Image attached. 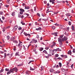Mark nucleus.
<instances>
[{
	"label": "nucleus",
	"instance_id": "51",
	"mask_svg": "<svg viewBox=\"0 0 75 75\" xmlns=\"http://www.w3.org/2000/svg\"><path fill=\"white\" fill-rule=\"evenodd\" d=\"M41 21V18H40L39 20H38V21L40 22Z\"/></svg>",
	"mask_w": 75,
	"mask_h": 75
},
{
	"label": "nucleus",
	"instance_id": "36",
	"mask_svg": "<svg viewBox=\"0 0 75 75\" xmlns=\"http://www.w3.org/2000/svg\"><path fill=\"white\" fill-rule=\"evenodd\" d=\"M30 70H31L33 71V70H34V69H33L31 67H30Z\"/></svg>",
	"mask_w": 75,
	"mask_h": 75
},
{
	"label": "nucleus",
	"instance_id": "47",
	"mask_svg": "<svg viewBox=\"0 0 75 75\" xmlns=\"http://www.w3.org/2000/svg\"><path fill=\"white\" fill-rule=\"evenodd\" d=\"M0 14L1 15H3V12L2 11L1 12Z\"/></svg>",
	"mask_w": 75,
	"mask_h": 75
},
{
	"label": "nucleus",
	"instance_id": "24",
	"mask_svg": "<svg viewBox=\"0 0 75 75\" xmlns=\"http://www.w3.org/2000/svg\"><path fill=\"white\" fill-rule=\"evenodd\" d=\"M43 52H44V53H45V54H48V53H47V52L46 50H44L43 51Z\"/></svg>",
	"mask_w": 75,
	"mask_h": 75
},
{
	"label": "nucleus",
	"instance_id": "48",
	"mask_svg": "<svg viewBox=\"0 0 75 75\" xmlns=\"http://www.w3.org/2000/svg\"><path fill=\"white\" fill-rule=\"evenodd\" d=\"M21 17V15L19 14L18 15V17H19V18H20Z\"/></svg>",
	"mask_w": 75,
	"mask_h": 75
},
{
	"label": "nucleus",
	"instance_id": "61",
	"mask_svg": "<svg viewBox=\"0 0 75 75\" xmlns=\"http://www.w3.org/2000/svg\"><path fill=\"white\" fill-rule=\"evenodd\" d=\"M58 12H54V14H57Z\"/></svg>",
	"mask_w": 75,
	"mask_h": 75
},
{
	"label": "nucleus",
	"instance_id": "55",
	"mask_svg": "<svg viewBox=\"0 0 75 75\" xmlns=\"http://www.w3.org/2000/svg\"><path fill=\"white\" fill-rule=\"evenodd\" d=\"M2 19H3V20H4V19H5V18H4V16H2Z\"/></svg>",
	"mask_w": 75,
	"mask_h": 75
},
{
	"label": "nucleus",
	"instance_id": "3",
	"mask_svg": "<svg viewBox=\"0 0 75 75\" xmlns=\"http://www.w3.org/2000/svg\"><path fill=\"white\" fill-rule=\"evenodd\" d=\"M13 69L14 71H15L16 72H17L18 71V69H17V68L16 67L13 68Z\"/></svg>",
	"mask_w": 75,
	"mask_h": 75
},
{
	"label": "nucleus",
	"instance_id": "8",
	"mask_svg": "<svg viewBox=\"0 0 75 75\" xmlns=\"http://www.w3.org/2000/svg\"><path fill=\"white\" fill-rule=\"evenodd\" d=\"M49 51H50L49 52V53L50 54H52V52H53L52 50L51 49H49Z\"/></svg>",
	"mask_w": 75,
	"mask_h": 75
},
{
	"label": "nucleus",
	"instance_id": "6",
	"mask_svg": "<svg viewBox=\"0 0 75 75\" xmlns=\"http://www.w3.org/2000/svg\"><path fill=\"white\" fill-rule=\"evenodd\" d=\"M58 34L57 32H55L54 33H53L52 34V35H54L55 36H57V34Z\"/></svg>",
	"mask_w": 75,
	"mask_h": 75
},
{
	"label": "nucleus",
	"instance_id": "19",
	"mask_svg": "<svg viewBox=\"0 0 75 75\" xmlns=\"http://www.w3.org/2000/svg\"><path fill=\"white\" fill-rule=\"evenodd\" d=\"M23 65V64H21L17 65L18 67H21Z\"/></svg>",
	"mask_w": 75,
	"mask_h": 75
},
{
	"label": "nucleus",
	"instance_id": "41",
	"mask_svg": "<svg viewBox=\"0 0 75 75\" xmlns=\"http://www.w3.org/2000/svg\"><path fill=\"white\" fill-rule=\"evenodd\" d=\"M64 36V35H61L60 36V38H62Z\"/></svg>",
	"mask_w": 75,
	"mask_h": 75
},
{
	"label": "nucleus",
	"instance_id": "38",
	"mask_svg": "<svg viewBox=\"0 0 75 75\" xmlns=\"http://www.w3.org/2000/svg\"><path fill=\"white\" fill-rule=\"evenodd\" d=\"M55 0H50V3L52 2V1H54Z\"/></svg>",
	"mask_w": 75,
	"mask_h": 75
},
{
	"label": "nucleus",
	"instance_id": "33",
	"mask_svg": "<svg viewBox=\"0 0 75 75\" xmlns=\"http://www.w3.org/2000/svg\"><path fill=\"white\" fill-rule=\"evenodd\" d=\"M11 71H8L7 73V75H9V74H11Z\"/></svg>",
	"mask_w": 75,
	"mask_h": 75
},
{
	"label": "nucleus",
	"instance_id": "10",
	"mask_svg": "<svg viewBox=\"0 0 75 75\" xmlns=\"http://www.w3.org/2000/svg\"><path fill=\"white\" fill-rule=\"evenodd\" d=\"M55 45V42H54L53 45L51 46V48H53L54 46Z\"/></svg>",
	"mask_w": 75,
	"mask_h": 75
},
{
	"label": "nucleus",
	"instance_id": "21",
	"mask_svg": "<svg viewBox=\"0 0 75 75\" xmlns=\"http://www.w3.org/2000/svg\"><path fill=\"white\" fill-rule=\"evenodd\" d=\"M50 72H54V69H52L50 70Z\"/></svg>",
	"mask_w": 75,
	"mask_h": 75
},
{
	"label": "nucleus",
	"instance_id": "64",
	"mask_svg": "<svg viewBox=\"0 0 75 75\" xmlns=\"http://www.w3.org/2000/svg\"><path fill=\"white\" fill-rule=\"evenodd\" d=\"M21 18H24V16H22L21 17Z\"/></svg>",
	"mask_w": 75,
	"mask_h": 75
},
{
	"label": "nucleus",
	"instance_id": "49",
	"mask_svg": "<svg viewBox=\"0 0 75 75\" xmlns=\"http://www.w3.org/2000/svg\"><path fill=\"white\" fill-rule=\"evenodd\" d=\"M36 38H39V35H36Z\"/></svg>",
	"mask_w": 75,
	"mask_h": 75
},
{
	"label": "nucleus",
	"instance_id": "57",
	"mask_svg": "<svg viewBox=\"0 0 75 75\" xmlns=\"http://www.w3.org/2000/svg\"><path fill=\"white\" fill-rule=\"evenodd\" d=\"M55 25H57V26H58L59 25V24H57V23H56L55 24Z\"/></svg>",
	"mask_w": 75,
	"mask_h": 75
},
{
	"label": "nucleus",
	"instance_id": "16",
	"mask_svg": "<svg viewBox=\"0 0 75 75\" xmlns=\"http://www.w3.org/2000/svg\"><path fill=\"white\" fill-rule=\"evenodd\" d=\"M19 54V52H17L16 53V56H17V55L18 56H20V54Z\"/></svg>",
	"mask_w": 75,
	"mask_h": 75
},
{
	"label": "nucleus",
	"instance_id": "15",
	"mask_svg": "<svg viewBox=\"0 0 75 75\" xmlns=\"http://www.w3.org/2000/svg\"><path fill=\"white\" fill-rule=\"evenodd\" d=\"M10 71H11V72H12V73H13V71H14V69H13L10 70Z\"/></svg>",
	"mask_w": 75,
	"mask_h": 75
},
{
	"label": "nucleus",
	"instance_id": "39",
	"mask_svg": "<svg viewBox=\"0 0 75 75\" xmlns=\"http://www.w3.org/2000/svg\"><path fill=\"white\" fill-rule=\"evenodd\" d=\"M59 56L58 54H56L55 55V57H58Z\"/></svg>",
	"mask_w": 75,
	"mask_h": 75
},
{
	"label": "nucleus",
	"instance_id": "4",
	"mask_svg": "<svg viewBox=\"0 0 75 75\" xmlns=\"http://www.w3.org/2000/svg\"><path fill=\"white\" fill-rule=\"evenodd\" d=\"M12 55H13V54H7V56L9 58H11V57H12Z\"/></svg>",
	"mask_w": 75,
	"mask_h": 75
},
{
	"label": "nucleus",
	"instance_id": "23",
	"mask_svg": "<svg viewBox=\"0 0 75 75\" xmlns=\"http://www.w3.org/2000/svg\"><path fill=\"white\" fill-rule=\"evenodd\" d=\"M15 15V12H13L12 13V16H14Z\"/></svg>",
	"mask_w": 75,
	"mask_h": 75
},
{
	"label": "nucleus",
	"instance_id": "9",
	"mask_svg": "<svg viewBox=\"0 0 75 75\" xmlns=\"http://www.w3.org/2000/svg\"><path fill=\"white\" fill-rule=\"evenodd\" d=\"M18 47H20H20H22V44H21L20 43H19V44L18 45Z\"/></svg>",
	"mask_w": 75,
	"mask_h": 75
},
{
	"label": "nucleus",
	"instance_id": "17",
	"mask_svg": "<svg viewBox=\"0 0 75 75\" xmlns=\"http://www.w3.org/2000/svg\"><path fill=\"white\" fill-rule=\"evenodd\" d=\"M36 30H41V27H39L38 28L36 29Z\"/></svg>",
	"mask_w": 75,
	"mask_h": 75
},
{
	"label": "nucleus",
	"instance_id": "63",
	"mask_svg": "<svg viewBox=\"0 0 75 75\" xmlns=\"http://www.w3.org/2000/svg\"><path fill=\"white\" fill-rule=\"evenodd\" d=\"M41 69L42 71V70H43V67H41Z\"/></svg>",
	"mask_w": 75,
	"mask_h": 75
},
{
	"label": "nucleus",
	"instance_id": "60",
	"mask_svg": "<svg viewBox=\"0 0 75 75\" xmlns=\"http://www.w3.org/2000/svg\"><path fill=\"white\" fill-rule=\"evenodd\" d=\"M73 52L74 53L75 52V49H73Z\"/></svg>",
	"mask_w": 75,
	"mask_h": 75
},
{
	"label": "nucleus",
	"instance_id": "25",
	"mask_svg": "<svg viewBox=\"0 0 75 75\" xmlns=\"http://www.w3.org/2000/svg\"><path fill=\"white\" fill-rule=\"evenodd\" d=\"M20 11H21L22 12H24V10L23 9H20Z\"/></svg>",
	"mask_w": 75,
	"mask_h": 75
},
{
	"label": "nucleus",
	"instance_id": "1",
	"mask_svg": "<svg viewBox=\"0 0 75 75\" xmlns=\"http://www.w3.org/2000/svg\"><path fill=\"white\" fill-rule=\"evenodd\" d=\"M17 28H18V26L16 25L13 28V31L14 32L15 31H16L17 30Z\"/></svg>",
	"mask_w": 75,
	"mask_h": 75
},
{
	"label": "nucleus",
	"instance_id": "58",
	"mask_svg": "<svg viewBox=\"0 0 75 75\" xmlns=\"http://www.w3.org/2000/svg\"><path fill=\"white\" fill-rule=\"evenodd\" d=\"M25 15H27V16H29V14L27 13H25Z\"/></svg>",
	"mask_w": 75,
	"mask_h": 75
},
{
	"label": "nucleus",
	"instance_id": "18",
	"mask_svg": "<svg viewBox=\"0 0 75 75\" xmlns=\"http://www.w3.org/2000/svg\"><path fill=\"white\" fill-rule=\"evenodd\" d=\"M13 42H14V43H15V44H18V42H17V41L16 40H14L13 41Z\"/></svg>",
	"mask_w": 75,
	"mask_h": 75
},
{
	"label": "nucleus",
	"instance_id": "26",
	"mask_svg": "<svg viewBox=\"0 0 75 75\" xmlns=\"http://www.w3.org/2000/svg\"><path fill=\"white\" fill-rule=\"evenodd\" d=\"M4 71V69H2L0 71V73L3 72Z\"/></svg>",
	"mask_w": 75,
	"mask_h": 75
},
{
	"label": "nucleus",
	"instance_id": "5",
	"mask_svg": "<svg viewBox=\"0 0 75 75\" xmlns=\"http://www.w3.org/2000/svg\"><path fill=\"white\" fill-rule=\"evenodd\" d=\"M24 35H25V36H27V35H28V36H29V37H30V34H27V33H26L25 32L24 33Z\"/></svg>",
	"mask_w": 75,
	"mask_h": 75
},
{
	"label": "nucleus",
	"instance_id": "40",
	"mask_svg": "<svg viewBox=\"0 0 75 75\" xmlns=\"http://www.w3.org/2000/svg\"><path fill=\"white\" fill-rule=\"evenodd\" d=\"M69 25H71V22L70 21H69Z\"/></svg>",
	"mask_w": 75,
	"mask_h": 75
},
{
	"label": "nucleus",
	"instance_id": "53",
	"mask_svg": "<svg viewBox=\"0 0 75 75\" xmlns=\"http://www.w3.org/2000/svg\"><path fill=\"white\" fill-rule=\"evenodd\" d=\"M34 11H36V7H34Z\"/></svg>",
	"mask_w": 75,
	"mask_h": 75
},
{
	"label": "nucleus",
	"instance_id": "45",
	"mask_svg": "<svg viewBox=\"0 0 75 75\" xmlns=\"http://www.w3.org/2000/svg\"><path fill=\"white\" fill-rule=\"evenodd\" d=\"M52 28H53V29L54 30V29H55V27L54 26H52Z\"/></svg>",
	"mask_w": 75,
	"mask_h": 75
},
{
	"label": "nucleus",
	"instance_id": "44",
	"mask_svg": "<svg viewBox=\"0 0 75 75\" xmlns=\"http://www.w3.org/2000/svg\"><path fill=\"white\" fill-rule=\"evenodd\" d=\"M69 27H67V28L66 29H67V31H68L69 30Z\"/></svg>",
	"mask_w": 75,
	"mask_h": 75
},
{
	"label": "nucleus",
	"instance_id": "35",
	"mask_svg": "<svg viewBox=\"0 0 75 75\" xmlns=\"http://www.w3.org/2000/svg\"><path fill=\"white\" fill-rule=\"evenodd\" d=\"M56 50L58 51H61V49H59V48H57Z\"/></svg>",
	"mask_w": 75,
	"mask_h": 75
},
{
	"label": "nucleus",
	"instance_id": "59",
	"mask_svg": "<svg viewBox=\"0 0 75 75\" xmlns=\"http://www.w3.org/2000/svg\"><path fill=\"white\" fill-rule=\"evenodd\" d=\"M38 23H37V22H35V25H38Z\"/></svg>",
	"mask_w": 75,
	"mask_h": 75
},
{
	"label": "nucleus",
	"instance_id": "52",
	"mask_svg": "<svg viewBox=\"0 0 75 75\" xmlns=\"http://www.w3.org/2000/svg\"><path fill=\"white\" fill-rule=\"evenodd\" d=\"M37 14L38 16H39V17H40V13H37Z\"/></svg>",
	"mask_w": 75,
	"mask_h": 75
},
{
	"label": "nucleus",
	"instance_id": "50",
	"mask_svg": "<svg viewBox=\"0 0 75 75\" xmlns=\"http://www.w3.org/2000/svg\"><path fill=\"white\" fill-rule=\"evenodd\" d=\"M4 58H6V56H7V54H6V53H4Z\"/></svg>",
	"mask_w": 75,
	"mask_h": 75
},
{
	"label": "nucleus",
	"instance_id": "14",
	"mask_svg": "<svg viewBox=\"0 0 75 75\" xmlns=\"http://www.w3.org/2000/svg\"><path fill=\"white\" fill-rule=\"evenodd\" d=\"M68 54H69L70 55H71V50H69L68 53Z\"/></svg>",
	"mask_w": 75,
	"mask_h": 75
},
{
	"label": "nucleus",
	"instance_id": "7",
	"mask_svg": "<svg viewBox=\"0 0 75 75\" xmlns=\"http://www.w3.org/2000/svg\"><path fill=\"white\" fill-rule=\"evenodd\" d=\"M32 42L34 43H36L37 42V40H32Z\"/></svg>",
	"mask_w": 75,
	"mask_h": 75
},
{
	"label": "nucleus",
	"instance_id": "62",
	"mask_svg": "<svg viewBox=\"0 0 75 75\" xmlns=\"http://www.w3.org/2000/svg\"><path fill=\"white\" fill-rule=\"evenodd\" d=\"M26 74H28V71H26Z\"/></svg>",
	"mask_w": 75,
	"mask_h": 75
},
{
	"label": "nucleus",
	"instance_id": "13",
	"mask_svg": "<svg viewBox=\"0 0 75 75\" xmlns=\"http://www.w3.org/2000/svg\"><path fill=\"white\" fill-rule=\"evenodd\" d=\"M59 73H60V71H57L54 72V74H59Z\"/></svg>",
	"mask_w": 75,
	"mask_h": 75
},
{
	"label": "nucleus",
	"instance_id": "28",
	"mask_svg": "<svg viewBox=\"0 0 75 75\" xmlns=\"http://www.w3.org/2000/svg\"><path fill=\"white\" fill-rule=\"evenodd\" d=\"M59 66L60 67H62V64L61 63H59Z\"/></svg>",
	"mask_w": 75,
	"mask_h": 75
},
{
	"label": "nucleus",
	"instance_id": "34",
	"mask_svg": "<svg viewBox=\"0 0 75 75\" xmlns=\"http://www.w3.org/2000/svg\"><path fill=\"white\" fill-rule=\"evenodd\" d=\"M5 30H6V28L4 27L3 29V32H4V31H5Z\"/></svg>",
	"mask_w": 75,
	"mask_h": 75
},
{
	"label": "nucleus",
	"instance_id": "32",
	"mask_svg": "<svg viewBox=\"0 0 75 75\" xmlns=\"http://www.w3.org/2000/svg\"><path fill=\"white\" fill-rule=\"evenodd\" d=\"M21 23L22 24V25H25V23H23V21H22L21 22Z\"/></svg>",
	"mask_w": 75,
	"mask_h": 75
},
{
	"label": "nucleus",
	"instance_id": "11",
	"mask_svg": "<svg viewBox=\"0 0 75 75\" xmlns=\"http://www.w3.org/2000/svg\"><path fill=\"white\" fill-rule=\"evenodd\" d=\"M6 37L7 40H10V37L8 35L6 36Z\"/></svg>",
	"mask_w": 75,
	"mask_h": 75
},
{
	"label": "nucleus",
	"instance_id": "12",
	"mask_svg": "<svg viewBox=\"0 0 75 75\" xmlns=\"http://www.w3.org/2000/svg\"><path fill=\"white\" fill-rule=\"evenodd\" d=\"M58 41L59 42H62V39L61 40V39L59 38H58Z\"/></svg>",
	"mask_w": 75,
	"mask_h": 75
},
{
	"label": "nucleus",
	"instance_id": "22",
	"mask_svg": "<svg viewBox=\"0 0 75 75\" xmlns=\"http://www.w3.org/2000/svg\"><path fill=\"white\" fill-rule=\"evenodd\" d=\"M49 10H50L49 9H47V10L46 11V13H49V12H51V11H49Z\"/></svg>",
	"mask_w": 75,
	"mask_h": 75
},
{
	"label": "nucleus",
	"instance_id": "20",
	"mask_svg": "<svg viewBox=\"0 0 75 75\" xmlns=\"http://www.w3.org/2000/svg\"><path fill=\"white\" fill-rule=\"evenodd\" d=\"M30 8V7L29 6H25V9H29Z\"/></svg>",
	"mask_w": 75,
	"mask_h": 75
},
{
	"label": "nucleus",
	"instance_id": "42",
	"mask_svg": "<svg viewBox=\"0 0 75 75\" xmlns=\"http://www.w3.org/2000/svg\"><path fill=\"white\" fill-rule=\"evenodd\" d=\"M45 50H48V49H49V47H46L45 48Z\"/></svg>",
	"mask_w": 75,
	"mask_h": 75
},
{
	"label": "nucleus",
	"instance_id": "46",
	"mask_svg": "<svg viewBox=\"0 0 75 75\" xmlns=\"http://www.w3.org/2000/svg\"><path fill=\"white\" fill-rule=\"evenodd\" d=\"M5 70L6 71H9V69L7 68H6L5 69Z\"/></svg>",
	"mask_w": 75,
	"mask_h": 75
},
{
	"label": "nucleus",
	"instance_id": "29",
	"mask_svg": "<svg viewBox=\"0 0 75 75\" xmlns=\"http://www.w3.org/2000/svg\"><path fill=\"white\" fill-rule=\"evenodd\" d=\"M11 41H13V40H15V38H14V37H13L12 38H11Z\"/></svg>",
	"mask_w": 75,
	"mask_h": 75
},
{
	"label": "nucleus",
	"instance_id": "27",
	"mask_svg": "<svg viewBox=\"0 0 75 75\" xmlns=\"http://www.w3.org/2000/svg\"><path fill=\"white\" fill-rule=\"evenodd\" d=\"M59 28L61 30V29H62L63 28V25H61L60 26Z\"/></svg>",
	"mask_w": 75,
	"mask_h": 75
},
{
	"label": "nucleus",
	"instance_id": "30",
	"mask_svg": "<svg viewBox=\"0 0 75 75\" xmlns=\"http://www.w3.org/2000/svg\"><path fill=\"white\" fill-rule=\"evenodd\" d=\"M22 29V28H21V27H19L18 28V29L19 30H21Z\"/></svg>",
	"mask_w": 75,
	"mask_h": 75
},
{
	"label": "nucleus",
	"instance_id": "31",
	"mask_svg": "<svg viewBox=\"0 0 75 75\" xmlns=\"http://www.w3.org/2000/svg\"><path fill=\"white\" fill-rule=\"evenodd\" d=\"M59 43L60 45H61H61H62V42H59Z\"/></svg>",
	"mask_w": 75,
	"mask_h": 75
},
{
	"label": "nucleus",
	"instance_id": "54",
	"mask_svg": "<svg viewBox=\"0 0 75 75\" xmlns=\"http://www.w3.org/2000/svg\"><path fill=\"white\" fill-rule=\"evenodd\" d=\"M20 14H23V12L21 11L20 12Z\"/></svg>",
	"mask_w": 75,
	"mask_h": 75
},
{
	"label": "nucleus",
	"instance_id": "43",
	"mask_svg": "<svg viewBox=\"0 0 75 75\" xmlns=\"http://www.w3.org/2000/svg\"><path fill=\"white\" fill-rule=\"evenodd\" d=\"M57 59H59V60H62V59L60 57H58L57 58Z\"/></svg>",
	"mask_w": 75,
	"mask_h": 75
},
{
	"label": "nucleus",
	"instance_id": "2",
	"mask_svg": "<svg viewBox=\"0 0 75 75\" xmlns=\"http://www.w3.org/2000/svg\"><path fill=\"white\" fill-rule=\"evenodd\" d=\"M68 40V38L64 36L63 38L62 39V41H67Z\"/></svg>",
	"mask_w": 75,
	"mask_h": 75
},
{
	"label": "nucleus",
	"instance_id": "37",
	"mask_svg": "<svg viewBox=\"0 0 75 75\" xmlns=\"http://www.w3.org/2000/svg\"><path fill=\"white\" fill-rule=\"evenodd\" d=\"M71 27L72 30H74V26H72Z\"/></svg>",
	"mask_w": 75,
	"mask_h": 75
},
{
	"label": "nucleus",
	"instance_id": "56",
	"mask_svg": "<svg viewBox=\"0 0 75 75\" xmlns=\"http://www.w3.org/2000/svg\"><path fill=\"white\" fill-rule=\"evenodd\" d=\"M33 51L34 52H35V51H36V48L34 49L33 50Z\"/></svg>",
	"mask_w": 75,
	"mask_h": 75
}]
</instances>
